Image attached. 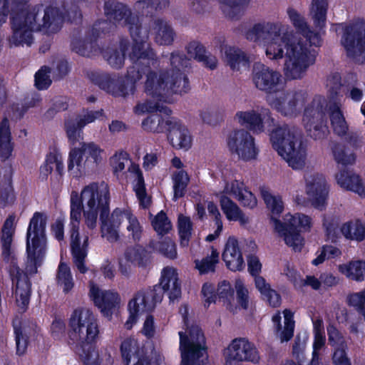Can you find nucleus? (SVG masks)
Segmentation results:
<instances>
[{"instance_id":"8fccbe9b","label":"nucleus","mask_w":365,"mask_h":365,"mask_svg":"<svg viewBox=\"0 0 365 365\" xmlns=\"http://www.w3.org/2000/svg\"><path fill=\"white\" fill-rule=\"evenodd\" d=\"M174 190V200L183 196L185 188L190 181V178L184 170H180L173 173L172 176Z\"/></svg>"},{"instance_id":"393cba45","label":"nucleus","mask_w":365,"mask_h":365,"mask_svg":"<svg viewBox=\"0 0 365 365\" xmlns=\"http://www.w3.org/2000/svg\"><path fill=\"white\" fill-rule=\"evenodd\" d=\"M222 256L227 267L231 271H242L245 268L242 253L235 237L227 238Z\"/></svg>"},{"instance_id":"e433bc0d","label":"nucleus","mask_w":365,"mask_h":365,"mask_svg":"<svg viewBox=\"0 0 365 365\" xmlns=\"http://www.w3.org/2000/svg\"><path fill=\"white\" fill-rule=\"evenodd\" d=\"M155 41L159 45H170L175 38V33L170 24L163 20L157 19L153 26Z\"/></svg>"},{"instance_id":"6e6d98bb","label":"nucleus","mask_w":365,"mask_h":365,"mask_svg":"<svg viewBox=\"0 0 365 365\" xmlns=\"http://www.w3.org/2000/svg\"><path fill=\"white\" fill-rule=\"evenodd\" d=\"M152 226L158 235H163L172 228V225L166 214L163 211L158 213L152 220Z\"/></svg>"},{"instance_id":"a19ab883","label":"nucleus","mask_w":365,"mask_h":365,"mask_svg":"<svg viewBox=\"0 0 365 365\" xmlns=\"http://www.w3.org/2000/svg\"><path fill=\"white\" fill-rule=\"evenodd\" d=\"M91 80L98 85L101 89L113 96L123 97L128 96V92H125L121 87V84L117 87L114 81L106 74H93Z\"/></svg>"},{"instance_id":"a878e982","label":"nucleus","mask_w":365,"mask_h":365,"mask_svg":"<svg viewBox=\"0 0 365 365\" xmlns=\"http://www.w3.org/2000/svg\"><path fill=\"white\" fill-rule=\"evenodd\" d=\"M169 126L168 140L173 147L187 150L192 146V136L188 129L176 120L167 121Z\"/></svg>"},{"instance_id":"5fc2aeb1","label":"nucleus","mask_w":365,"mask_h":365,"mask_svg":"<svg viewBox=\"0 0 365 365\" xmlns=\"http://www.w3.org/2000/svg\"><path fill=\"white\" fill-rule=\"evenodd\" d=\"M165 125V123L158 114H153L142 122L143 128L153 133H162L164 130Z\"/></svg>"},{"instance_id":"20e7f679","label":"nucleus","mask_w":365,"mask_h":365,"mask_svg":"<svg viewBox=\"0 0 365 365\" xmlns=\"http://www.w3.org/2000/svg\"><path fill=\"white\" fill-rule=\"evenodd\" d=\"M171 68L164 71H149L146 73L144 91L153 99L138 103L134 108L136 114L152 113L156 110L169 114L170 110L160 105L173 94H182L189 89L187 78L182 69L187 66V61L178 53H173L170 57Z\"/></svg>"},{"instance_id":"2eb2a0df","label":"nucleus","mask_w":365,"mask_h":365,"mask_svg":"<svg viewBox=\"0 0 365 365\" xmlns=\"http://www.w3.org/2000/svg\"><path fill=\"white\" fill-rule=\"evenodd\" d=\"M307 93L304 91L279 92L274 96H268L269 106L281 115L294 118L304 108L307 101Z\"/></svg>"},{"instance_id":"f03ea898","label":"nucleus","mask_w":365,"mask_h":365,"mask_svg":"<svg viewBox=\"0 0 365 365\" xmlns=\"http://www.w3.org/2000/svg\"><path fill=\"white\" fill-rule=\"evenodd\" d=\"M287 18L295 29L279 21H264L255 24L246 33V38L253 42L264 41V52L270 60L285 57L284 74L289 80L302 79L308 68L315 62L313 46L322 43L319 32L312 30L306 18L293 7L286 10Z\"/></svg>"},{"instance_id":"79ce46f5","label":"nucleus","mask_w":365,"mask_h":365,"mask_svg":"<svg viewBox=\"0 0 365 365\" xmlns=\"http://www.w3.org/2000/svg\"><path fill=\"white\" fill-rule=\"evenodd\" d=\"M53 169H55L58 175L61 178L64 170L63 158L58 151L49 153L46 156L45 164L41 168V173L44 175H48L51 173Z\"/></svg>"},{"instance_id":"680f3d73","label":"nucleus","mask_w":365,"mask_h":365,"mask_svg":"<svg viewBox=\"0 0 365 365\" xmlns=\"http://www.w3.org/2000/svg\"><path fill=\"white\" fill-rule=\"evenodd\" d=\"M83 127H80L78 123L69 121L66 124V135L68 138L70 143L73 147L75 143L83 139L82 129Z\"/></svg>"},{"instance_id":"58836bf2","label":"nucleus","mask_w":365,"mask_h":365,"mask_svg":"<svg viewBox=\"0 0 365 365\" xmlns=\"http://www.w3.org/2000/svg\"><path fill=\"white\" fill-rule=\"evenodd\" d=\"M313 327L314 339L311 365H318L319 351L324 346L326 341L323 321L319 319H315L313 321Z\"/></svg>"},{"instance_id":"7c9ffc66","label":"nucleus","mask_w":365,"mask_h":365,"mask_svg":"<svg viewBox=\"0 0 365 365\" xmlns=\"http://www.w3.org/2000/svg\"><path fill=\"white\" fill-rule=\"evenodd\" d=\"M219 201L221 210L229 221L238 222L243 227L250 224V218L230 197L222 195Z\"/></svg>"},{"instance_id":"09e8293b","label":"nucleus","mask_w":365,"mask_h":365,"mask_svg":"<svg viewBox=\"0 0 365 365\" xmlns=\"http://www.w3.org/2000/svg\"><path fill=\"white\" fill-rule=\"evenodd\" d=\"M219 262V252L211 247L210 254L202 260H195V267L200 274H206L215 271V267Z\"/></svg>"},{"instance_id":"ddd939ff","label":"nucleus","mask_w":365,"mask_h":365,"mask_svg":"<svg viewBox=\"0 0 365 365\" xmlns=\"http://www.w3.org/2000/svg\"><path fill=\"white\" fill-rule=\"evenodd\" d=\"M120 352L126 365H160L163 356L153 346H144L134 338H127L121 344Z\"/></svg>"},{"instance_id":"e2e57ef3","label":"nucleus","mask_w":365,"mask_h":365,"mask_svg":"<svg viewBox=\"0 0 365 365\" xmlns=\"http://www.w3.org/2000/svg\"><path fill=\"white\" fill-rule=\"evenodd\" d=\"M15 216H9L1 229V242L11 243L15 232Z\"/></svg>"},{"instance_id":"c03bdc74","label":"nucleus","mask_w":365,"mask_h":365,"mask_svg":"<svg viewBox=\"0 0 365 365\" xmlns=\"http://www.w3.org/2000/svg\"><path fill=\"white\" fill-rule=\"evenodd\" d=\"M16 334V354L19 356L24 355L27 349L29 339L34 336L36 331L26 324L19 327L14 326Z\"/></svg>"},{"instance_id":"9b49d317","label":"nucleus","mask_w":365,"mask_h":365,"mask_svg":"<svg viewBox=\"0 0 365 365\" xmlns=\"http://www.w3.org/2000/svg\"><path fill=\"white\" fill-rule=\"evenodd\" d=\"M104 11L106 16L111 21L121 26L128 27L133 40L135 43V49L138 46H147L148 34L146 30H143L138 24V19L132 15L130 10L124 4L115 2L113 0H106Z\"/></svg>"},{"instance_id":"49530a36","label":"nucleus","mask_w":365,"mask_h":365,"mask_svg":"<svg viewBox=\"0 0 365 365\" xmlns=\"http://www.w3.org/2000/svg\"><path fill=\"white\" fill-rule=\"evenodd\" d=\"M125 52H128V54L131 53L132 46L127 41H122L120 45V51H111L105 56V58L112 67L118 68L123 65Z\"/></svg>"},{"instance_id":"4c0bfd02","label":"nucleus","mask_w":365,"mask_h":365,"mask_svg":"<svg viewBox=\"0 0 365 365\" xmlns=\"http://www.w3.org/2000/svg\"><path fill=\"white\" fill-rule=\"evenodd\" d=\"M327 9V0H312L310 15L316 29L321 30L325 26Z\"/></svg>"},{"instance_id":"9d476101","label":"nucleus","mask_w":365,"mask_h":365,"mask_svg":"<svg viewBox=\"0 0 365 365\" xmlns=\"http://www.w3.org/2000/svg\"><path fill=\"white\" fill-rule=\"evenodd\" d=\"M185 331H179L181 365H201L200 358L205 354L204 335L196 324H190L188 319L183 318Z\"/></svg>"},{"instance_id":"0eeeda50","label":"nucleus","mask_w":365,"mask_h":365,"mask_svg":"<svg viewBox=\"0 0 365 365\" xmlns=\"http://www.w3.org/2000/svg\"><path fill=\"white\" fill-rule=\"evenodd\" d=\"M105 150L98 144L81 142L71 148L67 160L68 172L73 178H81L95 170L102 163Z\"/></svg>"},{"instance_id":"603ef678","label":"nucleus","mask_w":365,"mask_h":365,"mask_svg":"<svg viewBox=\"0 0 365 365\" xmlns=\"http://www.w3.org/2000/svg\"><path fill=\"white\" fill-rule=\"evenodd\" d=\"M192 229V225L190 218L183 215H180L178 217V230L182 246H187Z\"/></svg>"},{"instance_id":"a211bd4d","label":"nucleus","mask_w":365,"mask_h":365,"mask_svg":"<svg viewBox=\"0 0 365 365\" xmlns=\"http://www.w3.org/2000/svg\"><path fill=\"white\" fill-rule=\"evenodd\" d=\"M339 29L343 32L341 43L347 55L358 61V57L365 58V21L346 26L341 25Z\"/></svg>"},{"instance_id":"39448f33","label":"nucleus","mask_w":365,"mask_h":365,"mask_svg":"<svg viewBox=\"0 0 365 365\" xmlns=\"http://www.w3.org/2000/svg\"><path fill=\"white\" fill-rule=\"evenodd\" d=\"M272 148L295 170H302L307 163V148L299 130L294 126L283 125L270 134Z\"/></svg>"},{"instance_id":"a18cd8bd","label":"nucleus","mask_w":365,"mask_h":365,"mask_svg":"<svg viewBox=\"0 0 365 365\" xmlns=\"http://www.w3.org/2000/svg\"><path fill=\"white\" fill-rule=\"evenodd\" d=\"M340 231L348 240L362 241L365 239V225L359 221L344 223Z\"/></svg>"},{"instance_id":"5701e85b","label":"nucleus","mask_w":365,"mask_h":365,"mask_svg":"<svg viewBox=\"0 0 365 365\" xmlns=\"http://www.w3.org/2000/svg\"><path fill=\"white\" fill-rule=\"evenodd\" d=\"M222 195L232 196L237 200L242 206L250 209H253L257 204L255 196L247 190L244 182L236 179L225 180L223 190L216 194L219 199Z\"/></svg>"},{"instance_id":"bb28decb","label":"nucleus","mask_w":365,"mask_h":365,"mask_svg":"<svg viewBox=\"0 0 365 365\" xmlns=\"http://www.w3.org/2000/svg\"><path fill=\"white\" fill-rule=\"evenodd\" d=\"M283 314V323H282V317L279 312H277L272 317L274 333L281 342L290 340L293 336L294 330L293 313L289 309H284Z\"/></svg>"},{"instance_id":"7ed1b4c3","label":"nucleus","mask_w":365,"mask_h":365,"mask_svg":"<svg viewBox=\"0 0 365 365\" xmlns=\"http://www.w3.org/2000/svg\"><path fill=\"white\" fill-rule=\"evenodd\" d=\"M30 0H0V25L4 23L9 14L13 34L9 41L14 46H30L33 42V32L41 31L51 34L61 27L63 17L56 7H48L40 19L41 6H30Z\"/></svg>"},{"instance_id":"412c9836","label":"nucleus","mask_w":365,"mask_h":365,"mask_svg":"<svg viewBox=\"0 0 365 365\" xmlns=\"http://www.w3.org/2000/svg\"><path fill=\"white\" fill-rule=\"evenodd\" d=\"M304 189L312 205L322 210L327 205L329 185L325 176L319 173H307L304 175Z\"/></svg>"},{"instance_id":"c756f323","label":"nucleus","mask_w":365,"mask_h":365,"mask_svg":"<svg viewBox=\"0 0 365 365\" xmlns=\"http://www.w3.org/2000/svg\"><path fill=\"white\" fill-rule=\"evenodd\" d=\"M160 285L162 289L168 294L170 301L180 297V284L175 268L167 267L162 270Z\"/></svg>"},{"instance_id":"423d86ee","label":"nucleus","mask_w":365,"mask_h":365,"mask_svg":"<svg viewBox=\"0 0 365 365\" xmlns=\"http://www.w3.org/2000/svg\"><path fill=\"white\" fill-rule=\"evenodd\" d=\"M47 216L42 212H36L30 220L26 232L27 261L26 274H34L37 272L46 255V225Z\"/></svg>"},{"instance_id":"338daca9","label":"nucleus","mask_w":365,"mask_h":365,"mask_svg":"<svg viewBox=\"0 0 365 365\" xmlns=\"http://www.w3.org/2000/svg\"><path fill=\"white\" fill-rule=\"evenodd\" d=\"M187 53L191 58L196 59L197 61H202L203 57L207 53L205 47L199 42H190L187 47Z\"/></svg>"},{"instance_id":"2f4dec72","label":"nucleus","mask_w":365,"mask_h":365,"mask_svg":"<svg viewBox=\"0 0 365 365\" xmlns=\"http://www.w3.org/2000/svg\"><path fill=\"white\" fill-rule=\"evenodd\" d=\"M13 277H15L16 279L14 292L16 302L19 309L24 312L29 302L31 284L28 277L20 273L19 270H17V273Z\"/></svg>"},{"instance_id":"f8f14e48","label":"nucleus","mask_w":365,"mask_h":365,"mask_svg":"<svg viewBox=\"0 0 365 365\" xmlns=\"http://www.w3.org/2000/svg\"><path fill=\"white\" fill-rule=\"evenodd\" d=\"M110 162L115 174L122 173L128 166L125 178L132 184L140 205L143 208L148 207L150 204V197L147 194L144 178L139 165L133 163L128 153L123 151L114 154L110 158Z\"/></svg>"},{"instance_id":"4d7b16f0","label":"nucleus","mask_w":365,"mask_h":365,"mask_svg":"<svg viewBox=\"0 0 365 365\" xmlns=\"http://www.w3.org/2000/svg\"><path fill=\"white\" fill-rule=\"evenodd\" d=\"M140 255L135 248H128L122 259L120 260V271L123 274H127L130 270L131 265L137 262Z\"/></svg>"},{"instance_id":"6e6552de","label":"nucleus","mask_w":365,"mask_h":365,"mask_svg":"<svg viewBox=\"0 0 365 365\" xmlns=\"http://www.w3.org/2000/svg\"><path fill=\"white\" fill-rule=\"evenodd\" d=\"M271 220L275 232L294 251H300L304 246V239L301 234L311 232L314 225L312 217L302 212L287 213L283 222L274 217Z\"/></svg>"},{"instance_id":"f257e3e1","label":"nucleus","mask_w":365,"mask_h":365,"mask_svg":"<svg viewBox=\"0 0 365 365\" xmlns=\"http://www.w3.org/2000/svg\"><path fill=\"white\" fill-rule=\"evenodd\" d=\"M110 200L109 187L103 182L89 183L81 189L80 194L76 191L71 193L70 243L73 262L81 273L87 270L84 260L88 245V233L85 230L79 231L82 213L85 225L91 230L96 227L100 217L101 236L110 242L119 240L120 227L123 222H126L128 237L133 240L141 237L143 227L130 209L117 207L108 217Z\"/></svg>"},{"instance_id":"052dcab7","label":"nucleus","mask_w":365,"mask_h":365,"mask_svg":"<svg viewBox=\"0 0 365 365\" xmlns=\"http://www.w3.org/2000/svg\"><path fill=\"white\" fill-rule=\"evenodd\" d=\"M328 340L331 346L335 349L346 348L347 344L341 333L332 325L327 327Z\"/></svg>"},{"instance_id":"473e14b6","label":"nucleus","mask_w":365,"mask_h":365,"mask_svg":"<svg viewBox=\"0 0 365 365\" xmlns=\"http://www.w3.org/2000/svg\"><path fill=\"white\" fill-rule=\"evenodd\" d=\"M337 184L342 188L365 196V187L359 177L348 170H340L335 176Z\"/></svg>"},{"instance_id":"0e129e2a","label":"nucleus","mask_w":365,"mask_h":365,"mask_svg":"<svg viewBox=\"0 0 365 365\" xmlns=\"http://www.w3.org/2000/svg\"><path fill=\"white\" fill-rule=\"evenodd\" d=\"M50 69L43 66L35 75V85L38 89L47 88L51 83L50 78Z\"/></svg>"},{"instance_id":"de8ad7c7","label":"nucleus","mask_w":365,"mask_h":365,"mask_svg":"<svg viewBox=\"0 0 365 365\" xmlns=\"http://www.w3.org/2000/svg\"><path fill=\"white\" fill-rule=\"evenodd\" d=\"M262 197L268 210L272 215H279L284 210V202L279 195H272L269 190L264 187L260 188Z\"/></svg>"},{"instance_id":"774afa93","label":"nucleus","mask_w":365,"mask_h":365,"mask_svg":"<svg viewBox=\"0 0 365 365\" xmlns=\"http://www.w3.org/2000/svg\"><path fill=\"white\" fill-rule=\"evenodd\" d=\"M348 346L342 349H335L333 351L332 362L334 365H351L347 355Z\"/></svg>"},{"instance_id":"6ab92c4d","label":"nucleus","mask_w":365,"mask_h":365,"mask_svg":"<svg viewBox=\"0 0 365 365\" xmlns=\"http://www.w3.org/2000/svg\"><path fill=\"white\" fill-rule=\"evenodd\" d=\"M225 365H240L241 362L258 364L259 351L254 344L244 338L234 339L224 351Z\"/></svg>"},{"instance_id":"b1692460","label":"nucleus","mask_w":365,"mask_h":365,"mask_svg":"<svg viewBox=\"0 0 365 365\" xmlns=\"http://www.w3.org/2000/svg\"><path fill=\"white\" fill-rule=\"evenodd\" d=\"M153 309V303L147 299L145 292H138L128 304V317L125 322V327L130 329L138 322L140 316Z\"/></svg>"},{"instance_id":"c9c22d12","label":"nucleus","mask_w":365,"mask_h":365,"mask_svg":"<svg viewBox=\"0 0 365 365\" xmlns=\"http://www.w3.org/2000/svg\"><path fill=\"white\" fill-rule=\"evenodd\" d=\"M88 348L83 346V352L80 354L84 365H111L113 359L107 352H101L95 347L88 345Z\"/></svg>"},{"instance_id":"69168bd1","label":"nucleus","mask_w":365,"mask_h":365,"mask_svg":"<svg viewBox=\"0 0 365 365\" xmlns=\"http://www.w3.org/2000/svg\"><path fill=\"white\" fill-rule=\"evenodd\" d=\"M237 292V302L243 309H247L249 306L248 290L245 287L241 279H237L235 283Z\"/></svg>"},{"instance_id":"4468645a","label":"nucleus","mask_w":365,"mask_h":365,"mask_svg":"<svg viewBox=\"0 0 365 365\" xmlns=\"http://www.w3.org/2000/svg\"><path fill=\"white\" fill-rule=\"evenodd\" d=\"M135 46L134 43L132 44V52L129 53L133 65L129 68L125 79L121 83V87L125 92H128V95L135 92V84L142 77L140 67L143 65L155 66L157 63L155 54L148 41L147 46L139 45L138 48L135 49Z\"/></svg>"},{"instance_id":"864d4df0","label":"nucleus","mask_w":365,"mask_h":365,"mask_svg":"<svg viewBox=\"0 0 365 365\" xmlns=\"http://www.w3.org/2000/svg\"><path fill=\"white\" fill-rule=\"evenodd\" d=\"M339 218L336 216L327 215L324 217L323 227L327 236L331 240H335L339 236Z\"/></svg>"},{"instance_id":"f3484780","label":"nucleus","mask_w":365,"mask_h":365,"mask_svg":"<svg viewBox=\"0 0 365 365\" xmlns=\"http://www.w3.org/2000/svg\"><path fill=\"white\" fill-rule=\"evenodd\" d=\"M325 100L322 97H317L312 103L305 108L303 115V123L310 135L316 139L323 138L328 133L327 118L324 109Z\"/></svg>"},{"instance_id":"bf43d9fd","label":"nucleus","mask_w":365,"mask_h":365,"mask_svg":"<svg viewBox=\"0 0 365 365\" xmlns=\"http://www.w3.org/2000/svg\"><path fill=\"white\" fill-rule=\"evenodd\" d=\"M332 153L337 163L346 165L355 162V155L352 153H348L343 145H336L332 149Z\"/></svg>"},{"instance_id":"13d9d810","label":"nucleus","mask_w":365,"mask_h":365,"mask_svg":"<svg viewBox=\"0 0 365 365\" xmlns=\"http://www.w3.org/2000/svg\"><path fill=\"white\" fill-rule=\"evenodd\" d=\"M346 301L349 306L365 317V288L360 292L349 294Z\"/></svg>"},{"instance_id":"1a4fd4ad","label":"nucleus","mask_w":365,"mask_h":365,"mask_svg":"<svg viewBox=\"0 0 365 365\" xmlns=\"http://www.w3.org/2000/svg\"><path fill=\"white\" fill-rule=\"evenodd\" d=\"M99 334L96 316L87 308L76 309L68 319L70 341L83 348L94 342Z\"/></svg>"},{"instance_id":"ea45409f","label":"nucleus","mask_w":365,"mask_h":365,"mask_svg":"<svg viewBox=\"0 0 365 365\" xmlns=\"http://www.w3.org/2000/svg\"><path fill=\"white\" fill-rule=\"evenodd\" d=\"M13 151L11 133L8 120L5 118L0 123V158L8 159Z\"/></svg>"},{"instance_id":"cd10ccee","label":"nucleus","mask_w":365,"mask_h":365,"mask_svg":"<svg viewBox=\"0 0 365 365\" xmlns=\"http://www.w3.org/2000/svg\"><path fill=\"white\" fill-rule=\"evenodd\" d=\"M234 120L240 125L247 126L254 133L259 134L264 131V118L262 113L255 109L237 111Z\"/></svg>"},{"instance_id":"aec40b11","label":"nucleus","mask_w":365,"mask_h":365,"mask_svg":"<svg viewBox=\"0 0 365 365\" xmlns=\"http://www.w3.org/2000/svg\"><path fill=\"white\" fill-rule=\"evenodd\" d=\"M252 79L257 89L269 96H274L284 91V81L281 73L264 64L255 65Z\"/></svg>"},{"instance_id":"72a5a7b5","label":"nucleus","mask_w":365,"mask_h":365,"mask_svg":"<svg viewBox=\"0 0 365 365\" xmlns=\"http://www.w3.org/2000/svg\"><path fill=\"white\" fill-rule=\"evenodd\" d=\"M338 272L346 278L356 282L365 279V260H351L337 265Z\"/></svg>"},{"instance_id":"c85d7f7f","label":"nucleus","mask_w":365,"mask_h":365,"mask_svg":"<svg viewBox=\"0 0 365 365\" xmlns=\"http://www.w3.org/2000/svg\"><path fill=\"white\" fill-rule=\"evenodd\" d=\"M222 58L226 63L235 72L247 71L250 61L244 51L240 48L225 46L222 48Z\"/></svg>"},{"instance_id":"dca6fc26","label":"nucleus","mask_w":365,"mask_h":365,"mask_svg":"<svg viewBox=\"0 0 365 365\" xmlns=\"http://www.w3.org/2000/svg\"><path fill=\"white\" fill-rule=\"evenodd\" d=\"M227 145L232 154L244 161L256 159L259 153L255 138L243 128L230 132L227 139Z\"/></svg>"},{"instance_id":"4be33fe9","label":"nucleus","mask_w":365,"mask_h":365,"mask_svg":"<svg viewBox=\"0 0 365 365\" xmlns=\"http://www.w3.org/2000/svg\"><path fill=\"white\" fill-rule=\"evenodd\" d=\"M90 297L101 313L110 318L120 307L121 299L118 292L101 289L93 282L90 283Z\"/></svg>"},{"instance_id":"f704fd0d","label":"nucleus","mask_w":365,"mask_h":365,"mask_svg":"<svg viewBox=\"0 0 365 365\" xmlns=\"http://www.w3.org/2000/svg\"><path fill=\"white\" fill-rule=\"evenodd\" d=\"M328 106L330 121L334 132L339 136L346 135L349 131V125L341 109V105L339 103L330 101Z\"/></svg>"},{"instance_id":"3c124183","label":"nucleus","mask_w":365,"mask_h":365,"mask_svg":"<svg viewBox=\"0 0 365 365\" xmlns=\"http://www.w3.org/2000/svg\"><path fill=\"white\" fill-rule=\"evenodd\" d=\"M57 283L63 288L64 292H69L74 284L70 267L63 262H61L58 266Z\"/></svg>"},{"instance_id":"37998d69","label":"nucleus","mask_w":365,"mask_h":365,"mask_svg":"<svg viewBox=\"0 0 365 365\" xmlns=\"http://www.w3.org/2000/svg\"><path fill=\"white\" fill-rule=\"evenodd\" d=\"M255 282L256 288L272 307H277L279 306L281 303L280 296L270 287L269 284L262 277H255Z\"/></svg>"}]
</instances>
